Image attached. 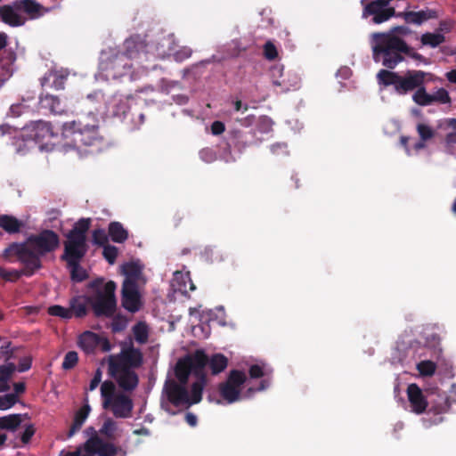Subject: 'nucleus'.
I'll list each match as a JSON object with an SVG mask.
<instances>
[{
  "mask_svg": "<svg viewBox=\"0 0 456 456\" xmlns=\"http://www.w3.org/2000/svg\"><path fill=\"white\" fill-rule=\"evenodd\" d=\"M420 41L423 45H428L432 48H435L445 41V37L440 32H427L421 36Z\"/></svg>",
  "mask_w": 456,
  "mask_h": 456,
  "instance_id": "4c0bfd02",
  "label": "nucleus"
},
{
  "mask_svg": "<svg viewBox=\"0 0 456 456\" xmlns=\"http://www.w3.org/2000/svg\"><path fill=\"white\" fill-rule=\"evenodd\" d=\"M100 337L92 332L86 331L79 336L78 346L86 353H93L100 343Z\"/></svg>",
  "mask_w": 456,
  "mask_h": 456,
  "instance_id": "a878e982",
  "label": "nucleus"
},
{
  "mask_svg": "<svg viewBox=\"0 0 456 456\" xmlns=\"http://www.w3.org/2000/svg\"><path fill=\"white\" fill-rule=\"evenodd\" d=\"M163 393L167 400L175 407L189 408V391L187 384L177 382L175 379H167L164 384Z\"/></svg>",
  "mask_w": 456,
  "mask_h": 456,
  "instance_id": "f8f14e48",
  "label": "nucleus"
},
{
  "mask_svg": "<svg viewBox=\"0 0 456 456\" xmlns=\"http://www.w3.org/2000/svg\"><path fill=\"white\" fill-rule=\"evenodd\" d=\"M396 17L403 18L407 23L420 25L428 20L436 18L437 12L435 10L426 9L419 12H398Z\"/></svg>",
  "mask_w": 456,
  "mask_h": 456,
  "instance_id": "4be33fe9",
  "label": "nucleus"
},
{
  "mask_svg": "<svg viewBox=\"0 0 456 456\" xmlns=\"http://www.w3.org/2000/svg\"><path fill=\"white\" fill-rule=\"evenodd\" d=\"M264 366L260 364H253L248 369V375L251 379H260L265 376Z\"/></svg>",
  "mask_w": 456,
  "mask_h": 456,
  "instance_id": "052dcab7",
  "label": "nucleus"
},
{
  "mask_svg": "<svg viewBox=\"0 0 456 456\" xmlns=\"http://www.w3.org/2000/svg\"><path fill=\"white\" fill-rule=\"evenodd\" d=\"M361 4L362 18L372 24H381L397 15L394 7L387 6L381 0H362Z\"/></svg>",
  "mask_w": 456,
  "mask_h": 456,
  "instance_id": "6e6552de",
  "label": "nucleus"
},
{
  "mask_svg": "<svg viewBox=\"0 0 456 456\" xmlns=\"http://www.w3.org/2000/svg\"><path fill=\"white\" fill-rule=\"evenodd\" d=\"M28 137V149L36 148L37 144L43 143L45 141L53 139L55 136L50 123L45 121H37L26 131Z\"/></svg>",
  "mask_w": 456,
  "mask_h": 456,
  "instance_id": "4468645a",
  "label": "nucleus"
},
{
  "mask_svg": "<svg viewBox=\"0 0 456 456\" xmlns=\"http://www.w3.org/2000/svg\"><path fill=\"white\" fill-rule=\"evenodd\" d=\"M32 361L28 357L22 358L16 368L20 372H24L31 368Z\"/></svg>",
  "mask_w": 456,
  "mask_h": 456,
  "instance_id": "e2e57ef3",
  "label": "nucleus"
},
{
  "mask_svg": "<svg viewBox=\"0 0 456 456\" xmlns=\"http://www.w3.org/2000/svg\"><path fill=\"white\" fill-rule=\"evenodd\" d=\"M417 132L422 141H428L434 137L435 131L433 128L426 124H418Z\"/></svg>",
  "mask_w": 456,
  "mask_h": 456,
  "instance_id": "603ef678",
  "label": "nucleus"
},
{
  "mask_svg": "<svg viewBox=\"0 0 456 456\" xmlns=\"http://www.w3.org/2000/svg\"><path fill=\"white\" fill-rule=\"evenodd\" d=\"M87 431L92 432L93 435L84 444L86 452L98 456H116L122 451L121 447L101 438L94 428H87Z\"/></svg>",
  "mask_w": 456,
  "mask_h": 456,
  "instance_id": "9b49d317",
  "label": "nucleus"
},
{
  "mask_svg": "<svg viewBox=\"0 0 456 456\" xmlns=\"http://www.w3.org/2000/svg\"><path fill=\"white\" fill-rule=\"evenodd\" d=\"M189 364L191 373L196 378H208L205 368L208 366V355L201 349L196 350L193 354L184 356Z\"/></svg>",
  "mask_w": 456,
  "mask_h": 456,
  "instance_id": "6ab92c4d",
  "label": "nucleus"
},
{
  "mask_svg": "<svg viewBox=\"0 0 456 456\" xmlns=\"http://www.w3.org/2000/svg\"><path fill=\"white\" fill-rule=\"evenodd\" d=\"M91 226V218H80L66 234L63 252H87L86 233Z\"/></svg>",
  "mask_w": 456,
  "mask_h": 456,
  "instance_id": "0eeeda50",
  "label": "nucleus"
},
{
  "mask_svg": "<svg viewBox=\"0 0 456 456\" xmlns=\"http://www.w3.org/2000/svg\"><path fill=\"white\" fill-rule=\"evenodd\" d=\"M125 51L120 53L126 54L127 60L131 61L133 59L139 57L141 53L144 49V45L142 42H137L134 39H127L124 43Z\"/></svg>",
  "mask_w": 456,
  "mask_h": 456,
  "instance_id": "473e14b6",
  "label": "nucleus"
},
{
  "mask_svg": "<svg viewBox=\"0 0 456 456\" xmlns=\"http://www.w3.org/2000/svg\"><path fill=\"white\" fill-rule=\"evenodd\" d=\"M417 370L424 377L433 376L436 370V364L429 360L421 361L417 364Z\"/></svg>",
  "mask_w": 456,
  "mask_h": 456,
  "instance_id": "c03bdc74",
  "label": "nucleus"
},
{
  "mask_svg": "<svg viewBox=\"0 0 456 456\" xmlns=\"http://www.w3.org/2000/svg\"><path fill=\"white\" fill-rule=\"evenodd\" d=\"M36 433V428L33 424L25 426L24 431L20 435V441L23 444H27L30 442L31 438Z\"/></svg>",
  "mask_w": 456,
  "mask_h": 456,
  "instance_id": "13d9d810",
  "label": "nucleus"
},
{
  "mask_svg": "<svg viewBox=\"0 0 456 456\" xmlns=\"http://www.w3.org/2000/svg\"><path fill=\"white\" fill-rule=\"evenodd\" d=\"M407 397L411 411L416 414H422L426 411L428 403L420 387L411 383L407 387Z\"/></svg>",
  "mask_w": 456,
  "mask_h": 456,
  "instance_id": "a211bd4d",
  "label": "nucleus"
},
{
  "mask_svg": "<svg viewBox=\"0 0 456 456\" xmlns=\"http://www.w3.org/2000/svg\"><path fill=\"white\" fill-rule=\"evenodd\" d=\"M264 54L267 60H274L278 55L275 45L271 42H266L264 46Z\"/></svg>",
  "mask_w": 456,
  "mask_h": 456,
  "instance_id": "bf43d9fd",
  "label": "nucleus"
},
{
  "mask_svg": "<svg viewBox=\"0 0 456 456\" xmlns=\"http://www.w3.org/2000/svg\"><path fill=\"white\" fill-rule=\"evenodd\" d=\"M247 381V375L240 370H230L225 381L218 385L221 398L228 404L240 400L241 387Z\"/></svg>",
  "mask_w": 456,
  "mask_h": 456,
  "instance_id": "423d86ee",
  "label": "nucleus"
},
{
  "mask_svg": "<svg viewBox=\"0 0 456 456\" xmlns=\"http://www.w3.org/2000/svg\"><path fill=\"white\" fill-rule=\"evenodd\" d=\"M133 332L135 340L140 344H145L148 341V327L144 322H138L133 327Z\"/></svg>",
  "mask_w": 456,
  "mask_h": 456,
  "instance_id": "79ce46f5",
  "label": "nucleus"
},
{
  "mask_svg": "<svg viewBox=\"0 0 456 456\" xmlns=\"http://www.w3.org/2000/svg\"><path fill=\"white\" fill-rule=\"evenodd\" d=\"M208 366L212 375H218L223 372L228 366V358L220 353H216L208 357Z\"/></svg>",
  "mask_w": 456,
  "mask_h": 456,
  "instance_id": "cd10ccee",
  "label": "nucleus"
},
{
  "mask_svg": "<svg viewBox=\"0 0 456 456\" xmlns=\"http://www.w3.org/2000/svg\"><path fill=\"white\" fill-rule=\"evenodd\" d=\"M432 96V103L439 102L442 104L451 103V97L449 93L444 88H440L435 92Z\"/></svg>",
  "mask_w": 456,
  "mask_h": 456,
  "instance_id": "864d4df0",
  "label": "nucleus"
},
{
  "mask_svg": "<svg viewBox=\"0 0 456 456\" xmlns=\"http://www.w3.org/2000/svg\"><path fill=\"white\" fill-rule=\"evenodd\" d=\"M103 251L102 255L103 257L108 261L110 265H113L116 262L118 251L117 247L107 244L102 247Z\"/></svg>",
  "mask_w": 456,
  "mask_h": 456,
  "instance_id": "3c124183",
  "label": "nucleus"
},
{
  "mask_svg": "<svg viewBox=\"0 0 456 456\" xmlns=\"http://www.w3.org/2000/svg\"><path fill=\"white\" fill-rule=\"evenodd\" d=\"M408 28L403 26L395 27L387 33H373L370 35V45L373 60L381 62L387 69H395L403 61L404 54H410L411 49L404 40L395 33L405 34Z\"/></svg>",
  "mask_w": 456,
  "mask_h": 456,
  "instance_id": "f03ea898",
  "label": "nucleus"
},
{
  "mask_svg": "<svg viewBox=\"0 0 456 456\" xmlns=\"http://www.w3.org/2000/svg\"><path fill=\"white\" fill-rule=\"evenodd\" d=\"M451 407V403L447 396H442L439 398V402L433 404L430 407L429 411L433 412L434 414H442L449 411Z\"/></svg>",
  "mask_w": 456,
  "mask_h": 456,
  "instance_id": "de8ad7c7",
  "label": "nucleus"
},
{
  "mask_svg": "<svg viewBox=\"0 0 456 456\" xmlns=\"http://www.w3.org/2000/svg\"><path fill=\"white\" fill-rule=\"evenodd\" d=\"M192 50L188 46H183L173 53L175 61L182 62L191 56Z\"/></svg>",
  "mask_w": 456,
  "mask_h": 456,
  "instance_id": "4d7b16f0",
  "label": "nucleus"
},
{
  "mask_svg": "<svg viewBox=\"0 0 456 456\" xmlns=\"http://www.w3.org/2000/svg\"><path fill=\"white\" fill-rule=\"evenodd\" d=\"M18 401V397L15 394H7L0 396V410H7L12 407L16 402Z\"/></svg>",
  "mask_w": 456,
  "mask_h": 456,
  "instance_id": "6e6d98bb",
  "label": "nucleus"
},
{
  "mask_svg": "<svg viewBox=\"0 0 456 456\" xmlns=\"http://www.w3.org/2000/svg\"><path fill=\"white\" fill-rule=\"evenodd\" d=\"M196 379L197 380L191 384V391L189 392V407L201 402L204 388L208 384V378Z\"/></svg>",
  "mask_w": 456,
  "mask_h": 456,
  "instance_id": "393cba45",
  "label": "nucleus"
},
{
  "mask_svg": "<svg viewBox=\"0 0 456 456\" xmlns=\"http://www.w3.org/2000/svg\"><path fill=\"white\" fill-rule=\"evenodd\" d=\"M90 412V406L88 404L84 405L81 407L74 416L73 422L70 426V428L68 433V436L71 437L74 436L77 431L80 430L83 424L85 423L86 419H87Z\"/></svg>",
  "mask_w": 456,
  "mask_h": 456,
  "instance_id": "bb28decb",
  "label": "nucleus"
},
{
  "mask_svg": "<svg viewBox=\"0 0 456 456\" xmlns=\"http://www.w3.org/2000/svg\"><path fill=\"white\" fill-rule=\"evenodd\" d=\"M116 283L110 281L104 283L103 278H97L87 284V299L96 317H112L117 310L115 296Z\"/></svg>",
  "mask_w": 456,
  "mask_h": 456,
  "instance_id": "20e7f679",
  "label": "nucleus"
},
{
  "mask_svg": "<svg viewBox=\"0 0 456 456\" xmlns=\"http://www.w3.org/2000/svg\"><path fill=\"white\" fill-rule=\"evenodd\" d=\"M122 306L130 313H136L141 307V296L136 282L124 281L121 290Z\"/></svg>",
  "mask_w": 456,
  "mask_h": 456,
  "instance_id": "dca6fc26",
  "label": "nucleus"
},
{
  "mask_svg": "<svg viewBox=\"0 0 456 456\" xmlns=\"http://www.w3.org/2000/svg\"><path fill=\"white\" fill-rule=\"evenodd\" d=\"M426 73L421 70H409L404 75H399L387 69H380L377 74L379 84L386 86H394L399 94H406L417 90L424 84Z\"/></svg>",
  "mask_w": 456,
  "mask_h": 456,
  "instance_id": "39448f33",
  "label": "nucleus"
},
{
  "mask_svg": "<svg viewBox=\"0 0 456 456\" xmlns=\"http://www.w3.org/2000/svg\"><path fill=\"white\" fill-rule=\"evenodd\" d=\"M97 125H89L81 120L67 122L62 126V147L64 151H76L79 157L97 152L103 144Z\"/></svg>",
  "mask_w": 456,
  "mask_h": 456,
  "instance_id": "7ed1b4c3",
  "label": "nucleus"
},
{
  "mask_svg": "<svg viewBox=\"0 0 456 456\" xmlns=\"http://www.w3.org/2000/svg\"><path fill=\"white\" fill-rule=\"evenodd\" d=\"M27 144H28V137H27V134H22L20 136L15 137L13 145L15 146V150L17 153L25 154L32 149H28Z\"/></svg>",
  "mask_w": 456,
  "mask_h": 456,
  "instance_id": "09e8293b",
  "label": "nucleus"
},
{
  "mask_svg": "<svg viewBox=\"0 0 456 456\" xmlns=\"http://www.w3.org/2000/svg\"><path fill=\"white\" fill-rule=\"evenodd\" d=\"M78 362V354L76 351H69L63 359L61 368L64 370H69L76 367Z\"/></svg>",
  "mask_w": 456,
  "mask_h": 456,
  "instance_id": "49530a36",
  "label": "nucleus"
},
{
  "mask_svg": "<svg viewBox=\"0 0 456 456\" xmlns=\"http://www.w3.org/2000/svg\"><path fill=\"white\" fill-rule=\"evenodd\" d=\"M48 314L52 316H57L62 319H70L72 317V311L69 307L66 308L59 305L50 306L48 308Z\"/></svg>",
  "mask_w": 456,
  "mask_h": 456,
  "instance_id": "a18cd8bd",
  "label": "nucleus"
},
{
  "mask_svg": "<svg viewBox=\"0 0 456 456\" xmlns=\"http://www.w3.org/2000/svg\"><path fill=\"white\" fill-rule=\"evenodd\" d=\"M103 408L110 410L116 418L127 419L132 415L134 403L128 395L119 392L118 395L110 400L107 406Z\"/></svg>",
  "mask_w": 456,
  "mask_h": 456,
  "instance_id": "f3484780",
  "label": "nucleus"
},
{
  "mask_svg": "<svg viewBox=\"0 0 456 456\" xmlns=\"http://www.w3.org/2000/svg\"><path fill=\"white\" fill-rule=\"evenodd\" d=\"M108 374L116 380L123 391L132 392L139 384L137 373L133 369L126 368L123 365L109 362Z\"/></svg>",
  "mask_w": 456,
  "mask_h": 456,
  "instance_id": "1a4fd4ad",
  "label": "nucleus"
},
{
  "mask_svg": "<svg viewBox=\"0 0 456 456\" xmlns=\"http://www.w3.org/2000/svg\"><path fill=\"white\" fill-rule=\"evenodd\" d=\"M89 305L87 296L75 297L69 301V309L72 311V316L81 318L87 314V305Z\"/></svg>",
  "mask_w": 456,
  "mask_h": 456,
  "instance_id": "c85d7f7f",
  "label": "nucleus"
},
{
  "mask_svg": "<svg viewBox=\"0 0 456 456\" xmlns=\"http://www.w3.org/2000/svg\"><path fill=\"white\" fill-rule=\"evenodd\" d=\"M23 265V268L21 270H6L4 268V276H1L2 279L8 281H16L19 280L22 275L27 276L25 273L26 270V265L21 264Z\"/></svg>",
  "mask_w": 456,
  "mask_h": 456,
  "instance_id": "8fccbe9b",
  "label": "nucleus"
},
{
  "mask_svg": "<svg viewBox=\"0 0 456 456\" xmlns=\"http://www.w3.org/2000/svg\"><path fill=\"white\" fill-rule=\"evenodd\" d=\"M175 376L176 378V381L183 383V384H188L190 375L191 374V369L189 367L188 362H186L184 356L178 359V361L175 363V369H174Z\"/></svg>",
  "mask_w": 456,
  "mask_h": 456,
  "instance_id": "2f4dec72",
  "label": "nucleus"
},
{
  "mask_svg": "<svg viewBox=\"0 0 456 456\" xmlns=\"http://www.w3.org/2000/svg\"><path fill=\"white\" fill-rule=\"evenodd\" d=\"M412 100L420 106H428L432 104V96L428 94L425 87L420 86L413 94Z\"/></svg>",
  "mask_w": 456,
  "mask_h": 456,
  "instance_id": "ea45409f",
  "label": "nucleus"
},
{
  "mask_svg": "<svg viewBox=\"0 0 456 456\" xmlns=\"http://www.w3.org/2000/svg\"><path fill=\"white\" fill-rule=\"evenodd\" d=\"M14 6L23 10L28 14H36L40 10V4L34 0H19L14 2Z\"/></svg>",
  "mask_w": 456,
  "mask_h": 456,
  "instance_id": "a19ab883",
  "label": "nucleus"
},
{
  "mask_svg": "<svg viewBox=\"0 0 456 456\" xmlns=\"http://www.w3.org/2000/svg\"><path fill=\"white\" fill-rule=\"evenodd\" d=\"M446 147L451 148L456 145V132L452 131L446 134L445 137Z\"/></svg>",
  "mask_w": 456,
  "mask_h": 456,
  "instance_id": "338daca9",
  "label": "nucleus"
},
{
  "mask_svg": "<svg viewBox=\"0 0 456 456\" xmlns=\"http://www.w3.org/2000/svg\"><path fill=\"white\" fill-rule=\"evenodd\" d=\"M23 221L11 215H0V228L8 234L20 233L24 228Z\"/></svg>",
  "mask_w": 456,
  "mask_h": 456,
  "instance_id": "b1692460",
  "label": "nucleus"
},
{
  "mask_svg": "<svg viewBox=\"0 0 456 456\" xmlns=\"http://www.w3.org/2000/svg\"><path fill=\"white\" fill-rule=\"evenodd\" d=\"M60 246V237L53 230L45 229L29 235L23 242H12L2 252L1 256L9 263L26 265L25 273L30 277L42 268L41 257L55 251Z\"/></svg>",
  "mask_w": 456,
  "mask_h": 456,
  "instance_id": "f257e3e1",
  "label": "nucleus"
},
{
  "mask_svg": "<svg viewBox=\"0 0 456 456\" xmlns=\"http://www.w3.org/2000/svg\"><path fill=\"white\" fill-rule=\"evenodd\" d=\"M22 422L21 414H10L0 417V429L15 431Z\"/></svg>",
  "mask_w": 456,
  "mask_h": 456,
  "instance_id": "f704fd0d",
  "label": "nucleus"
},
{
  "mask_svg": "<svg viewBox=\"0 0 456 456\" xmlns=\"http://www.w3.org/2000/svg\"><path fill=\"white\" fill-rule=\"evenodd\" d=\"M93 242L100 247L109 244L108 235L103 229H95L93 232Z\"/></svg>",
  "mask_w": 456,
  "mask_h": 456,
  "instance_id": "5fc2aeb1",
  "label": "nucleus"
},
{
  "mask_svg": "<svg viewBox=\"0 0 456 456\" xmlns=\"http://www.w3.org/2000/svg\"><path fill=\"white\" fill-rule=\"evenodd\" d=\"M122 273L126 276L124 281H130L137 283L142 274V266L134 262L126 263L122 265Z\"/></svg>",
  "mask_w": 456,
  "mask_h": 456,
  "instance_id": "72a5a7b5",
  "label": "nucleus"
},
{
  "mask_svg": "<svg viewBox=\"0 0 456 456\" xmlns=\"http://www.w3.org/2000/svg\"><path fill=\"white\" fill-rule=\"evenodd\" d=\"M20 9L12 4L3 5L0 7V19L3 22L10 26H20L24 20L19 13Z\"/></svg>",
  "mask_w": 456,
  "mask_h": 456,
  "instance_id": "5701e85b",
  "label": "nucleus"
},
{
  "mask_svg": "<svg viewBox=\"0 0 456 456\" xmlns=\"http://www.w3.org/2000/svg\"><path fill=\"white\" fill-rule=\"evenodd\" d=\"M15 370L16 365L12 362L0 365V383L6 384ZM8 388V386L5 385L3 390H7Z\"/></svg>",
  "mask_w": 456,
  "mask_h": 456,
  "instance_id": "37998d69",
  "label": "nucleus"
},
{
  "mask_svg": "<svg viewBox=\"0 0 456 456\" xmlns=\"http://www.w3.org/2000/svg\"><path fill=\"white\" fill-rule=\"evenodd\" d=\"M225 126L221 121H215L211 125V131L214 134H221L224 132Z\"/></svg>",
  "mask_w": 456,
  "mask_h": 456,
  "instance_id": "69168bd1",
  "label": "nucleus"
},
{
  "mask_svg": "<svg viewBox=\"0 0 456 456\" xmlns=\"http://www.w3.org/2000/svg\"><path fill=\"white\" fill-rule=\"evenodd\" d=\"M200 158L206 162H211L216 159L214 151L210 149H203L200 152Z\"/></svg>",
  "mask_w": 456,
  "mask_h": 456,
  "instance_id": "0e129e2a",
  "label": "nucleus"
},
{
  "mask_svg": "<svg viewBox=\"0 0 456 456\" xmlns=\"http://www.w3.org/2000/svg\"><path fill=\"white\" fill-rule=\"evenodd\" d=\"M271 77L273 85L281 87V92H287L292 87H296L298 84L297 77H294L292 80L284 77V69L282 66H273L271 69Z\"/></svg>",
  "mask_w": 456,
  "mask_h": 456,
  "instance_id": "412c9836",
  "label": "nucleus"
},
{
  "mask_svg": "<svg viewBox=\"0 0 456 456\" xmlns=\"http://www.w3.org/2000/svg\"><path fill=\"white\" fill-rule=\"evenodd\" d=\"M100 67L102 71L107 72V76L118 78L129 73L132 63L126 54L116 53L106 57L102 56Z\"/></svg>",
  "mask_w": 456,
  "mask_h": 456,
  "instance_id": "9d476101",
  "label": "nucleus"
},
{
  "mask_svg": "<svg viewBox=\"0 0 456 456\" xmlns=\"http://www.w3.org/2000/svg\"><path fill=\"white\" fill-rule=\"evenodd\" d=\"M69 75V71L66 69H51L40 79L41 86L45 87L51 82L50 87L62 90Z\"/></svg>",
  "mask_w": 456,
  "mask_h": 456,
  "instance_id": "aec40b11",
  "label": "nucleus"
},
{
  "mask_svg": "<svg viewBox=\"0 0 456 456\" xmlns=\"http://www.w3.org/2000/svg\"><path fill=\"white\" fill-rule=\"evenodd\" d=\"M39 102L42 108L48 109L53 113L61 114L63 112L61 101L57 96L48 94H41L39 97Z\"/></svg>",
  "mask_w": 456,
  "mask_h": 456,
  "instance_id": "7c9ffc66",
  "label": "nucleus"
},
{
  "mask_svg": "<svg viewBox=\"0 0 456 456\" xmlns=\"http://www.w3.org/2000/svg\"><path fill=\"white\" fill-rule=\"evenodd\" d=\"M118 430V425L111 418H107L103 422L99 433L109 441H114L117 439L116 432Z\"/></svg>",
  "mask_w": 456,
  "mask_h": 456,
  "instance_id": "c9c22d12",
  "label": "nucleus"
},
{
  "mask_svg": "<svg viewBox=\"0 0 456 456\" xmlns=\"http://www.w3.org/2000/svg\"><path fill=\"white\" fill-rule=\"evenodd\" d=\"M273 153H287V145L285 143L273 144L271 148Z\"/></svg>",
  "mask_w": 456,
  "mask_h": 456,
  "instance_id": "774afa93",
  "label": "nucleus"
},
{
  "mask_svg": "<svg viewBox=\"0 0 456 456\" xmlns=\"http://www.w3.org/2000/svg\"><path fill=\"white\" fill-rule=\"evenodd\" d=\"M131 96H119L114 98V114L120 116L125 115L130 109L129 102Z\"/></svg>",
  "mask_w": 456,
  "mask_h": 456,
  "instance_id": "58836bf2",
  "label": "nucleus"
},
{
  "mask_svg": "<svg viewBox=\"0 0 456 456\" xmlns=\"http://www.w3.org/2000/svg\"><path fill=\"white\" fill-rule=\"evenodd\" d=\"M116 392V386L112 381L106 380L101 386V395L103 399L102 406L106 407L107 404L118 395Z\"/></svg>",
  "mask_w": 456,
  "mask_h": 456,
  "instance_id": "e433bc0d",
  "label": "nucleus"
},
{
  "mask_svg": "<svg viewBox=\"0 0 456 456\" xmlns=\"http://www.w3.org/2000/svg\"><path fill=\"white\" fill-rule=\"evenodd\" d=\"M109 362L134 370L142 366L143 355L139 348L131 345L126 348H122L119 354L110 355Z\"/></svg>",
  "mask_w": 456,
  "mask_h": 456,
  "instance_id": "2eb2a0df",
  "label": "nucleus"
},
{
  "mask_svg": "<svg viewBox=\"0 0 456 456\" xmlns=\"http://www.w3.org/2000/svg\"><path fill=\"white\" fill-rule=\"evenodd\" d=\"M87 252L69 251L63 252L61 260L67 264V267L70 270V278L75 282H81L88 278V274L80 263Z\"/></svg>",
  "mask_w": 456,
  "mask_h": 456,
  "instance_id": "ddd939ff",
  "label": "nucleus"
},
{
  "mask_svg": "<svg viewBox=\"0 0 456 456\" xmlns=\"http://www.w3.org/2000/svg\"><path fill=\"white\" fill-rule=\"evenodd\" d=\"M108 233L112 241L116 243H123L128 238V232L119 222H110L109 224Z\"/></svg>",
  "mask_w": 456,
  "mask_h": 456,
  "instance_id": "c756f323",
  "label": "nucleus"
},
{
  "mask_svg": "<svg viewBox=\"0 0 456 456\" xmlns=\"http://www.w3.org/2000/svg\"><path fill=\"white\" fill-rule=\"evenodd\" d=\"M102 372L101 369L98 368L96 370V371L94 372L93 379L90 381L89 389L91 391L94 390L99 386V384L102 381Z\"/></svg>",
  "mask_w": 456,
  "mask_h": 456,
  "instance_id": "680f3d73",
  "label": "nucleus"
}]
</instances>
